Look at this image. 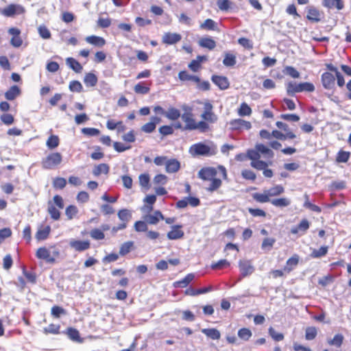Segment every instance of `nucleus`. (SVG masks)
<instances>
[{
  "mask_svg": "<svg viewBox=\"0 0 351 351\" xmlns=\"http://www.w3.org/2000/svg\"><path fill=\"white\" fill-rule=\"evenodd\" d=\"M134 90L136 93L141 95H145L149 92V88L143 86L141 83H138L135 85Z\"/></svg>",
  "mask_w": 351,
  "mask_h": 351,
  "instance_id": "nucleus-62",
  "label": "nucleus"
},
{
  "mask_svg": "<svg viewBox=\"0 0 351 351\" xmlns=\"http://www.w3.org/2000/svg\"><path fill=\"white\" fill-rule=\"evenodd\" d=\"M181 225H175L171 227V230L169 231L167 237L169 240H177L182 239L184 237V232L181 230Z\"/></svg>",
  "mask_w": 351,
  "mask_h": 351,
  "instance_id": "nucleus-12",
  "label": "nucleus"
},
{
  "mask_svg": "<svg viewBox=\"0 0 351 351\" xmlns=\"http://www.w3.org/2000/svg\"><path fill=\"white\" fill-rule=\"evenodd\" d=\"M181 116L180 110L173 107L169 108L165 113V117L172 121L177 120Z\"/></svg>",
  "mask_w": 351,
  "mask_h": 351,
  "instance_id": "nucleus-33",
  "label": "nucleus"
},
{
  "mask_svg": "<svg viewBox=\"0 0 351 351\" xmlns=\"http://www.w3.org/2000/svg\"><path fill=\"white\" fill-rule=\"evenodd\" d=\"M36 257L45 260L47 263H53L55 258L51 256L50 252L46 247H40L37 250Z\"/></svg>",
  "mask_w": 351,
  "mask_h": 351,
  "instance_id": "nucleus-16",
  "label": "nucleus"
},
{
  "mask_svg": "<svg viewBox=\"0 0 351 351\" xmlns=\"http://www.w3.org/2000/svg\"><path fill=\"white\" fill-rule=\"evenodd\" d=\"M66 65L76 73H81L83 67L80 63L73 58H67L66 59Z\"/></svg>",
  "mask_w": 351,
  "mask_h": 351,
  "instance_id": "nucleus-24",
  "label": "nucleus"
},
{
  "mask_svg": "<svg viewBox=\"0 0 351 351\" xmlns=\"http://www.w3.org/2000/svg\"><path fill=\"white\" fill-rule=\"evenodd\" d=\"M252 112L251 108L245 102L242 103L238 109V114L240 117L250 116Z\"/></svg>",
  "mask_w": 351,
  "mask_h": 351,
  "instance_id": "nucleus-41",
  "label": "nucleus"
},
{
  "mask_svg": "<svg viewBox=\"0 0 351 351\" xmlns=\"http://www.w3.org/2000/svg\"><path fill=\"white\" fill-rule=\"evenodd\" d=\"M285 72L287 75L292 77L293 78L300 77V73L293 66H287L285 68Z\"/></svg>",
  "mask_w": 351,
  "mask_h": 351,
  "instance_id": "nucleus-64",
  "label": "nucleus"
},
{
  "mask_svg": "<svg viewBox=\"0 0 351 351\" xmlns=\"http://www.w3.org/2000/svg\"><path fill=\"white\" fill-rule=\"evenodd\" d=\"M86 41L94 46L101 47L106 44V40L104 38L97 36H90L86 38Z\"/></svg>",
  "mask_w": 351,
  "mask_h": 351,
  "instance_id": "nucleus-22",
  "label": "nucleus"
},
{
  "mask_svg": "<svg viewBox=\"0 0 351 351\" xmlns=\"http://www.w3.org/2000/svg\"><path fill=\"white\" fill-rule=\"evenodd\" d=\"M221 185V180L219 178H213L210 180V184L207 188V191L213 192L218 189Z\"/></svg>",
  "mask_w": 351,
  "mask_h": 351,
  "instance_id": "nucleus-50",
  "label": "nucleus"
},
{
  "mask_svg": "<svg viewBox=\"0 0 351 351\" xmlns=\"http://www.w3.org/2000/svg\"><path fill=\"white\" fill-rule=\"evenodd\" d=\"M350 152L345 151H339L337 154L336 160L337 162H346L350 158Z\"/></svg>",
  "mask_w": 351,
  "mask_h": 351,
  "instance_id": "nucleus-56",
  "label": "nucleus"
},
{
  "mask_svg": "<svg viewBox=\"0 0 351 351\" xmlns=\"http://www.w3.org/2000/svg\"><path fill=\"white\" fill-rule=\"evenodd\" d=\"M51 232V227L47 226L44 228H40L36 233L35 237L38 241H43L47 239Z\"/></svg>",
  "mask_w": 351,
  "mask_h": 351,
  "instance_id": "nucleus-25",
  "label": "nucleus"
},
{
  "mask_svg": "<svg viewBox=\"0 0 351 351\" xmlns=\"http://www.w3.org/2000/svg\"><path fill=\"white\" fill-rule=\"evenodd\" d=\"M211 80L221 90H226L229 87V81L225 76L213 75Z\"/></svg>",
  "mask_w": 351,
  "mask_h": 351,
  "instance_id": "nucleus-14",
  "label": "nucleus"
},
{
  "mask_svg": "<svg viewBox=\"0 0 351 351\" xmlns=\"http://www.w3.org/2000/svg\"><path fill=\"white\" fill-rule=\"evenodd\" d=\"M118 217L122 223H127L132 218V213L128 209H121L117 213Z\"/></svg>",
  "mask_w": 351,
  "mask_h": 351,
  "instance_id": "nucleus-30",
  "label": "nucleus"
},
{
  "mask_svg": "<svg viewBox=\"0 0 351 351\" xmlns=\"http://www.w3.org/2000/svg\"><path fill=\"white\" fill-rule=\"evenodd\" d=\"M253 199L260 203L270 202L271 199H269L267 192L265 190L264 193H256L252 195Z\"/></svg>",
  "mask_w": 351,
  "mask_h": 351,
  "instance_id": "nucleus-36",
  "label": "nucleus"
},
{
  "mask_svg": "<svg viewBox=\"0 0 351 351\" xmlns=\"http://www.w3.org/2000/svg\"><path fill=\"white\" fill-rule=\"evenodd\" d=\"M320 13L319 10L315 8H310L307 13V19L309 21L318 22L320 21L319 19Z\"/></svg>",
  "mask_w": 351,
  "mask_h": 351,
  "instance_id": "nucleus-35",
  "label": "nucleus"
},
{
  "mask_svg": "<svg viewBox=\"0 0 351 351\" xmlns=\"http://www.w3.org/2000/svg\"><path fill=\"white\" fill-rule=\"evenodd\" d=\"M77 213V208L73 205L69 206L65 210V214L69 219H72Z\"/></svg>",
  "mask_w": 351,
  "mask_h": 351,
  "instance_id": "nucleus-57",
  "label": "nucleus"
},
{
  "mask_svg": "<svg viewBox=\"0 0 351 351\" xmlns=\"http://www.w3.org/2000/svg\"><path fill=\"white\" fill-rule=\"evenodd\" d=\"M24 12L23 8L17 4H10L6 8L0 10V13L5 16L10 17L16 14H21Z\"/></svg>",
  "mask_w": 351,
  "mask_h": 351,
  "instance_id": "nucleus-7",
  "label": "nucleus"
},
{
  "mask_svg": "<svg viewBox=\"0 0 351 351\" xmlns=\"http://www.w3.org/2000/svg\"><path fill=\"white\" fill-rule=\"evenodd\" d=\"M160 219H164V216L159 210L155 211L153 215H147L144 217V220L147 223L156 224Z\"/></svg>",
  "mask_w": 351,
  "mask_h": 351,
  "instance_id": "nucleus-20",
  "label": "nucleus"
},
{
  "mask_svg": "<svg viewBox=\"0 0 351 351\" xmlns=\"http://www.w3.org/2000/svg\"><path fill=\"white\" fill-rule=\"evenodd\" d=\"M133 245H134L133 241H127V242L123 243L120 247V250H119L120 255L125 256L127 254H128L131 251Z\"/></svg>",
  "mask_w": 351,
  "mask_h": 351,
  "instance_id": "nucleus-43",
  "label": "nucleus"
},
{
  "mask_svg": "<svg viewBox=\"0 0 351 351\" xmlns=\"http://www.w3.org/2000/svg\"><path fill=\"white\" fill-rule=\"evenodd\" d=\"M251 166L258 170H264L268 166V163L260 159H250Z\"/></svg>",
  "mask_w": 351,
  "mask_h": 351,
  "instance_id": "nucleus-44",
  "label": "nucleus"
},
{
  "mask_svg": "<svg viewBox=\"0 0 351 351\" xmlns=\"http://www.w3.org/2000/svg\"><path fill=\"white\" fill-rule=\"evenodd\" d=\"M270 203L277 208H285L289 206L291 204V201L288 197H280L272 199L270 201Z\"/></svg>",
  "mask_w": 351,
  "mask_h": 351,
  "instance_id": "nucleus-21",
  "label": "nucleus"
},
{
  "mask_svg": "<svg viewBox=\"0 0 351 351\" xmlns=\"http://www.w3.org/2000/svg\"><path fill=\"white\" fill-rule=\"evenodd\" d=\"M51 315L55 318H59L61 315L66 314V311L64 308L59 306H53L51 310Z\"/></svg>",
  "mask_w": 351,
  "mask_h": 351,
  "instance_id": "nucleus-45",
  "label": "nucleus"
},
{
  "mask_svg": "<svg viewBox=\"0 0 351 351\" xmlns=\"http://www.w3.org/2000/svg\"><path fill=\"white\" fill-rule=\"evenodd\" d=\"M267 192V195H269V197H274V196H278L284 193L285 189L281 185H276L274 187H271L267 190H266Z\"/></svg>",
  "mask_w": 351,
  "mask_h": 351,
  "instance_id": "nucleus-38",
  "label": "nucleus"
},
{
  "mask_svg": "<svg viewBox=\"0 0 351 351\" xmlns=\"http://www.w3.org/2000/svg\"><path fill=\"white\" fill-rule=\"evenodd\" d=\"M315 90V86L311 82H302L296 84L290 82L287 84V93L289 95L293 96L296 93L308 92Z\"/></svg>",
  "mask_w": 351,
  "mask_h": 351,
  "instance_id": "nucleus-2",
  "label": "nucleus"
},
{
  "mask_svg": "<svg viewBox=\"0 0 351 351\" xmlns=\"http://www.w3.org/2000/svg\"><path fill=\"white\" fill-rule=\"evenodd\" d=\"M46 145L49 149H54L59 145V138L56 135H51L46 143Z\"/></svg>",
  "mask_w": 351,
  "mask_h": 351,
  "instance_id": "nucleus-47",
  "label": "nucleus"
},
{
  "mask_svg": "<svg viewBox=\"0 0 351 351\" xmlns=\"http://www.w3.org/2000/svg\"><path fill=\"white\" fill-rule=\"evenodd\" d=\"M230 266V263L226 259H221L216 263H213L211 268L213 269H221Z\"/></svg>",
  "mask_w": 351,
  "mask_h": 351,
  "instance_id": "nucleus-48",
  "label": "nucleus"
},
{
  "mask_svg": "<svg viewBox=\"0 0 351 351\" xmlns=\"http://www.w3.org/2000/svg\"><path fill=\"white\" fill-rule=\"evenodd\" d=\"M237 61H236V56L232 53H226L225 57L223 60V64L226 66H233L235 65Z\"/></svg>",
  "mask_w": 351,
  "mask_h": 351,
  "instance_id": "nucleus-42",
  "label": "nucleus"
},
{
  "mask_svg": "<svg viewBox=\"0 0 351 351\" xmlns=\"http://www.w3.org/2000/svg\"><path fill=\"white\" fill-rule=\"evenodd\" d=\"M69 245L77 252H82L90 248V243L88 241L72 239L69 242Z\"/></svg>",
  "mask_w": 351,
  "mask_h": 351,
  "instance_id": "nucleus-10",
  "label": "nucleus"
},
{
  "mask_svg": "<svg viewBox=\"0 0 351 351\" xmlns=\"http://www.w3.org/2000/svg\"><path fill=\"white\" fill-rule=\"evenodd\" d=\"M182 108L184 111V112L181 116L182 120L185 123L183 128V130H195L196 121L193 118L192 108L187 105L182 106Z\"/></svg>",
  "mask_w": 351,
  "mask_h": 351,
  "instance_id": "nucleus-4",
  "label": "nucleus"
},
{
  "mask_svg": "<svg viewBox=\"0 0 351 351\" xmlns=\"http://www.w3.org/2000/svg\"><path fill=\"white\" fill-rule=\"evenodd\" d=\"M182 39V36L178 33H165L162 36V43L167 45H174Z\"/></svg>",
  "mask_w": 351,
  "mask_h": 351,
  "instance_id": "nucleus-13",
  "label": "nucleus"
},
{
  "mask_svg": "<svg viewBox=\"0 0 351 351\" xmlns=\"http://www.w3.org/2000/svg\"><path fill=\"white\" fill-rule=\"evenodd\" d=\"M62 161V156L59 152H52L43 158L41 165L45 169H53L58 167Z\"/></svg>",
  "mask_w": 351,
  "mask_h": 351,
  "instance_id": "nucleus-3",
  "label": "nucleus"
},
{
  "mask_svg": "<svg viewBox=\"0 0 351 351\" xmlns=\"http://www.w3.org/2000/svg\"><path fill=\"white\" fill-rule=\"evenodd\" d=\"M328 247L327 246H322L319 250H314L311 254L313 258H320L324 256L328 252Z\"/></svg>",
  "mask_w": 351,
  "mask_h": 351,
  "instance_id": "nucleus-53",
  "label": "nucleus"
},
{
  "mask_svg": "<svg viewBox=\"0 0 351 351\" xmlns=\"http://www.w3.org/2000/svg\"><path fill=\"white\" fill-rule=\"evenodd\" d=\"M202 332L213 340L219 339L221 337L220 332L216 328H203Z\"/></svg>",
  "mask_w": 351,
  "mask_h": 351,
  "instance_id": "nucleus-27",
  "label": "nucleus"
},
{
  "mask_svg": "<svg viewBox=\"0 0 351 351\" xmlns=\"http://www.w3.org/2000/svg\"><path fill=\"white\" fill-rule=\"evenodd\" d=\"M48 213H49L51 217L54 220H58L60 217V211L55 207V206L49 202L48 203Z\"/></svg>",
  "mask_w": 351,
  "mask_h": 351,
  "instance_id": "nucleus-40",
  "label": "nucleus"
},
{
  "mask_svg": "<svg viewBox=\"0 0 351 351\" xmlns=\"http://www.w3.org/2000/svg\"><path fill=\"white\" fill-rule=\"evenodd\" d=\"M90 236L95 240H102L105 238L104 233L99 228L93 229L90 232Z\"/></svg>",
  "mask_w": 351,
  "mask_h": 351,
  "instance_id": "nucleus-49",
  "label": "nucleus"
},
{
  "mask_svg": "<svg viewBox=\"0 0 351 351\" xmlns=\"http://www.w3.org/2000/svg\"><path fill=\"white\" fill-rule=\"evenodd\" d=\"M201 117L206 121L215 123L217 118L213 112V106L210 103H206L204 105V110L201 114Z\"/></svg>",
  "mask_w": 351,
  "mask_h": 351,
  "instance_id": "nucleus-8",
  "label": "nucleus"
},
{
  "mask_svg": "<svg viewBox=\"0 0 351 351\" xmlns=\"http://www.w3.org/2000/svg\"><path fill=\"white\" fill-rule=\"evenodd\" d=\"M20 94V88L17 86L14 85L5 93V97L6 99L12 101L16 98Z\"/></svg>",
  "mask_w": 351,
  "mask_h": 351,
  "instance_id": "nucleus-23",
  "label": "nucleus"
},
{
  "mask_svg": "<svg viewBox=\"0 0 351 351\" xmlns=\"http://www.w3.org/2000/svg\"><path fill=\"white\" fill-rule=\"evenodd\" d=\"M309 221L306 219H303L298 226L291 228V232L294 234L299 232L304 234L309 228Z\"/></svg>",
  "mask_w": 351,
  "mask_h": 351,
  "instance_id": "nucleus-17",
  "label": "nucleus"
},
{
  "mask_svg": "<svg viewBox=\"0 0 351 351\" xmlns=\"http://www.w3.org/2000/svg\"><path fill=\"white\" fill-rule=\"evenodd\" d=\"M180 167V164L176 159H169L165 162V169L167 173H176Z\"/></svg>",
  "mask_w": 351,
  "mask_h": 351,
  "instance_id": "nucleus-19",
  "label": "nucleus"
},
{
  "mask_svg": "<svg viewBox=\"0 0 351 351\" xmlns=\"http://www.w3.org/2000/svg\"><path fill=\"white\" fill-rule=\"evenodd\" d=\"M189 153L193 156H209L215 154V150L203 143L193 145L189 149Z\"/></svg>",
  "mask_w": 351,
  "mask_h": 351,
  "instance_id": "nucleus-5",
  "label": "nucleus"
},
{
  "mask_svg": "<svg viewBox=\"0 0 351 351\" xmlns=\"http://www.w3.org/2000/svg\"><path fill=\"white\" fill-rule=\"evenodd\" d=\"M231 129L233 130H239L241 129L250 130L252 128V124L250 121L241 119H233L230 122Z\"/></svg>",
  "mask_w": 351,
  "mask_h": 351,
  "instance_id": "nucleus-9",
  "label": "nucleus"
},
{
  "mask_svg": "<svg viewBox=\"0 0 351 351\" xmlns=\"http://www.w3.org/2000/svg\"><path fill=\"white\" fill-rule=\"evenodd\" d=\"M317 334V331L315 327H308L306 329L305 338L306 340H313L316 337Z\"/></svg>",
  "mask_w": 351,
  "mask_h": 351,
  "instance_id": "nucleus-52",
  "label": "nucleus"
},
{
  "mask_svg": "<svg viewBox=\"0 0 351 351\" xmlns=\"http://www.w3.org/2000/svg\"><path fill=\"white\" fill-rule=\"evenodd\" d=\"M179 79L182 81H193L195 82H199L200 79L196 75H190L187 71H182L178 74Z\"/></svg>",
  "mask_w": 351,
  "mask_h": 351,
  "instance_id": "nucleus-32",
  "label": "nucleus"
},
{
  "mask_svg": "<svg viewBox=\"0 0 351 351\" xmlns=\"http://www.w3.org/2000/svg\"><path fill=\"white\" fill-rule=\"evenodd\" d=\"M68 335H69V338L73 341H80V342L82 341L80 340V332L77 329H75L73 328H69L68 329Z\"/></svg>",
  "mask_w": 351,
  "mask_h": 351,
  "instance_id": "nucleus-60",
  "label": "nucleus"
},
{
  "mask_svg": "<svg viewBox=\"0 0 351 351\" xmlns=\"http://www.w3.org/2000/svg\"><path fill=\"white\" fill-rule=\"evenodd\" d=\"M239 267L242 277L251 275L255 270L251 261L249 260H240L239 262Z\"/></svg>",
  "mask_w": 351,
  "mask_h": 351,
  "instance_id": "nucleus-6",
  "label": "nucleus"
},
{
  "mask_svg": "<svg viewBox=\"0 0 351 351\" xmlns=\"http://www.w3.org/2000/svg\"><path fill=\"white\" fill-rule=\"evenodd\" d=\"M276 242L274 238H265L262 243L261 248L264 250H270Z\"/></svg>",
  "mask_w": 351,
  "mask_h": 351,
  "instance_id": "nucleus-54",
  "label": "nucleus"
},
{
  "mask_svg": "<svg viewBox=\"0 0 351 351\" xmlns=\"http://www.w3.org/2000/svg\"><path fill=\"white\" fill-rule=\"evenodd\" d=\"M322 5L328 9H332L335 7L339 10H342L344 7L342 0H323Z\"/></svg>",
  "mask_w": 351,
  "mask_h": 351,
  "instance_id": "nucleus-18",
  "label": "nucleus"
},
{
  "mask_svg": "<svg viewBox=\"0 0 351 351\" xmlns=\"http://www.w3.org/2000/svg\"><path fill=\"white\" fill-rule=\"evenodd\" d=\"M343 336L341 334H337L331 339L328 340V343L330 346H334L337 348H340L343 341Z\"/></svg>",
  "mask_w": 351,
  "mask_h": 351,
  "instance_id": "nucleus-39",
  "label": "nucleus"
},
{
  "mask_svg": "<svg viewBox=\"0 0 351 351\" xmlns=\"http://www.w3.org/2000/svg\"><path fill=\"white\" fill-rule=\"evenodd\" d=\"M134 227L136 232H145L147 230V222L145 220L136 221Z\"/></svg>",
  "mask_w": 351,
  "mask_h": 351,
  "instance_id": "nucleus-63",
  "label": "nucleus"
},
{
  "mask_svg": "<svg viewBox=\"0 0 351 351\" xmlns=\"http://www.w3.org/2000/svg\"><path fill=\"white\" fill-rule=\"evenodd\" d=\"M38 34L43 39H49L51 38V33L45 25H40L38 28Z\"/></svg>",
  "mask_w": 351,
  "mask_h": 351,
  "instance_id": "nucleus-58",
  "label": "nucleus"
},
{
  "mask_svg": "<svg viewBox=\"0 0 351 351\" xmlns=\"http://www.w3.org/2000/svg\"><path fill=\"white\" fill-rule=\"evenodd\" d=\"M69 90L72 92L81 93L83 90V86L79 81L73 80L69 84Z\"/></svg>",
  "mask_w": 351,
  "mask_h": 351,
  "instance_id": "nucleus-51",
  "label": "nucleus"
},
{
  "mask_svg": "<svg viewBox=\"0 0 351 351\" xmlns=\"http://www.w3.org/2000/svg\"><path fill=\"white\" fill-rule=\"evenodd\" d=\"M110 167L106 163L99 164L94 167L93 169V174L95 176H99L101 173L108 174L109 173Z\"/></svg>",
  "mask_w": 351,
  "mask_h": 351,
  "instance_id": "nucleus-28",
  "label": "nucleus"
},
{
  "mask_svg": "<svg viewBox=\"0 0 351 351\" xmlns=\"http://www.w3.org/2000/svg\"><path fill=\"white\" fill-rule=\"evenodd\" d=\"M299 262V256L297 254L293 255L287 261L285 270L288 272L291 271Z\"/></svg>",
  "mask_w": 351,
  "mask_h": 351,
  "instance_id": "nucleus-34",
  "label": "nucleus"
},
{
  "mask_svg": "<svg viewBox=\"0 0 351 351\" xmlns=\"http://www.w3.org/2000/svg\"><path fill=\"white\" fill-rule=\"evenodd\" d=\"M84 82L87 86H95L97 83V77L94 73H88L85 75Z\"/></svg>",
  "mask_w": 351,
  "mask_h": 351,
  "instance_id": "nucleus-37",
  "label": "nucleus"
},
{
  "mask_svg": "<svg viewBox=\"0 0 351 351\" xmlns=\"http://www.w3.org/2000/svg\"><path fill=\"white\" fill-rule=\"evenodd\" d=\"M212 289H213V287L211 286H209V287H205V288H202V289H195L193 288L190 287L185 291V294L191 295V296H195V295H197L199 294H203V293H208V292L212 291Z\"/></svg>",
  "mask_w": 351,
  "mask_h": 351,
  "instance_id": "nucleus-29",
  "label": "nucleus"
},
{
  "mask_svg": "<svg viewBox=\"0 0 351 351\" xmlns=\"http://www.w3.org/2000/svg\"><path fill=\"white\" fill-rule=\"evenodd\" d=\"M216 27V23L210 19H206L200 25V28L203 29L214 30Z\"/></svg>",
  "mask_w": 351,
  "mask_h": 351,
  "instance_id": "nucleus-55",
  "label": "nucleus"
},
{
  "mask_svg": "<svg viewBox=\"0 0 351 351\" xmlns=\"http://www.w3.org/2000/svg\"><path fill=\"white\" fill-rule=\"evenodd\" d=\"M252 331L247 328H243L239 330L238 336L239 337L244 341H247L252 337Z\"/></svg>",
  "mask_w": 351,
  "mask_h": 351,
  "instance_id": "nucleus-46",
  "label": "nucleus"
},
{
  "mask_svg": "<svg viewBox=\"0 0 351 351\" xmlns=\"http://www.w3.org/2000/svg\"><path fill=\"white\" fill-rule=\"evenodd\" d=\"M199 45L204 48H207L210 50L213 49L216 47L215 41L210 38H202L199 41Z\"/></svg>",
  "mask_w": 351,
  "mask_h": 351,
  "instance_id": "nucleus-31",
  "label": "nucleus"
},
{
  "mask_svg": "<svg viewBox=\"0 0 351 351\" xmlns=\"http://www.w3.org/2000/svg\"><path fill=\"white\" fill-rule=\"evenodd\" d=\"M66 184V180L64 178L58 177L56 178L53 181V186L56 189H62L64 188Z\"/></svg>",
  "mask_w": 351,
  "mask_h": 351,
  "instance_id": "nucleus-59",
  "label": "nucleus"
},
{
  "mask_svg": "<svg viewBox=\"0 0 351 351\" xmlns=\"http://www.w3.org/2000/svg\"><path fill=\"white\" fill-rule=\"evenodd\" d=\"M194 278L195 275L193 274H189L183 279L175 282L173 283V286L175 287H186Z\"/></svg>",
  "mask_w": 351,
  "mask_h": 351,
  "instance_id": "nucleus-26",
  "label": "nucleus"
},
{
  "mask_svg": "<svg viewBox=\"0 0 351 351\" xmlns=\"http://www.w3.org/2000/svg\"><path fill=\"white\" fill-rule=\"evenodd\" d=\"M335 80L334 75L329 72H325L322 75V83L326 89H332L335 85Z\"/></svg>",
  "mask_w": 351,
  "mask_h": 351,
  "instance_id": "nucleus-11",
  "label": "nucleus"
},
{
  "mask_svg": "<svg viewBox=\"0 0 351 351\" xmlns=\"http://www.w3.org/2000/svg\"><path fill=\"white\" fill-rule=\"evenodd\" d=\"M269 335L271 337V338L277 341H280L283 340L284 335L282 333L277 332L274 328L270 327L268 330Z\"/></svg>",
  "mask_w": 351,
  "mask_h": 351,
  "instance_id": "nucleus-61",
  "label": "nucleus"
},
{
  "mask_svg": "<svg viewBox=\"0 0 351 351\" xmlns=\"http://www.w3.org/2000/svg\"><path fill=\"white\" fill-rule=\"evenodd\" d=\"M216 174V170L212 167L202 169L198 173L199 177L204 180H210Z\"/></svg>",
  "mask_w": 351,
  "mask_h": 351,
  "instance_id": "nucleus-15",
  "label": "nucleus"
},
{
  "mask_svg": "<svg viewBox=\"0 0 351 351\" xmlns=\"http://www.w3.org/2000/svg\"><path fill=\"white\" fill-rule=\"evenodd\" d=\"M261 155L266 159H271L274 156V153L269 147L262 143H256L254 149L247 152V156L250 159H260Z\"/></svg>",
  "mask_w": 351,
  "mask_h": 351,
  "instance_id": "nucleus-1",
  "label": "nucleus"
}]
</instances>
